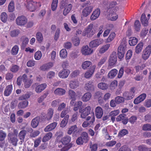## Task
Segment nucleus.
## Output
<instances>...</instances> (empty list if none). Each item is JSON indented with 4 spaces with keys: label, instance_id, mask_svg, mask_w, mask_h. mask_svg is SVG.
<instances>
[{
    "label": "nucleus",
    "instance_id": "f3484780",
    "mask_svg": "<svg viewBox=\"0 0 151 151\" xmlns=\"http://www.w3.org/2000/svg\"><path fill=\"white\" fill-rule=\"evenodd\" d=\"M146 96L145 93H142L136 98L134 100V103L137 104L142 101L145 99Z\"/></svg>",
    "mask_w": 151,
    "mask_h": 151
},
{
    "label": "nucleus",
    "instance_id": "a878e982",
    "mask_svg": "<svg viewBox=\"0 0 151 151\" xmlns=\"http://www.w3.org/2000/svg\"><path fill=\"white\" fill-rule=\"evenodd\" d=\"M65 90L62 88H58L54 91V93L56 95L62 96L64 95L65 93Z\"/></svg>",
    "mask_w": 151,
    "mask_h": 151
},
{
    "label": "nucleus",
    "instance_id": "6e6552de",
    "mask_svg": "<svg viewBox=\"0 0 151 151\" xmlns=\"http://www.w3.org/2000/svg\"><path fill=\"white\" fill-rule=\"evenodd\" d=\"M151 54V45L147 46L143 50L142 55V58L144 60L147 59Z\"/></svg>",
    "mask_w": 151,
    "mask_h": 151
},
{
    "label": "nucleus",
    "instance_id": "58836bf2",
    "mask_svg": "<svg viewBox=\"0 0 151 151\" xmlns=\"http://www.w3.org/2000/svg\"><path fill=\"white\" fill-rule=\"evenodd\" d=\"M28 105V101L27 100L22 101L19 103L18 107L19 109H23L26 107Z\"/></svg>",
    "mask_w": 151,
    "mask_h": 151
},
{
    "label": "nucleus",
    "instance_id": "5fc2aeb1",
    "mask_svg": "<svg viewBox=\"0 0 151 151\" xmlns=\"http://www.w3.org/2000/svg\"><path fill=\"white\" fill-rule=\"evenodd\" d=\"M128 134V130L126 129H123L119 131L118 134V136L121 137Z\"/></svg>",
    "mask_w": 151,
    "mask_h": 151
},
{
    "label": "nucleus",
    "instance_id": "e2e57ef3",
    "mask_svg": "<svg viewBox=\"0 0 151 151\" xmlns=\"http://www.w3.org/2000/svg\"><path fill=\"white\" fill-rule=\"evenodd\" d=\"M115 101L116 104H119L121 103L124 102V99L123 96H118L115 98Z\"/></svg>",
    "mask_w": 151,
    "mask_h": 151
},
{
    "label": "nucleus",
    "instance_id": "0eeeda50",
    "mask_svg": "<svg viewBox=\"0 0 151 151\" xmlns=\"http://www.w3.org/2000/svg\"><path fill=\"white\" fill-rule=\"evenodd\" d=\"M16 22L17 25L20 26H24L27 23V19L24 16L22 15L17 18Z\"/></svg>",
    "mask_w": 151,
    "mask_h": 151
},
{
    "label": "nucleus",
    "instance_id": "4c0bfd02",
    "mask_svg": "<svg viewBox=\"0 0 151 151\" xmlns=\"http://www.w3.org/2000/svg\"><path fill=\"white\" fill-rule=\"evenodd\" d=\"M52 133L51 132H49L46 134L42 138V141L45 142L48 141L52 137Z\"/></svg>",
    "mask_w": 151,
    "mask_h": 151
},
{
    "label": "nucleus",
    "instance_id": "ddd939ff",
    "mask_svg": "<svg viewBox=\"0 0 151 151\" xmlns=\"http://www.w3.org/2000/svg\"><path fill=\"white\" fill-rule=\"evenodd\" d=\"M103 111L102 108L100 106L97 107L95 110V114L96 117L98 119H100L102 117Z\"/></svg>",
    "mask_w": 151,
    "mask_h": 151
},
{
    "label": "nucleus",
    "instance_id": "c03bdc74",
    "mask_svg": "<svg viewBox=\"0 0 151 151\" xmlns=\"http://www.w3.org/2000/svg\"><path fill=\"white\" fill-rule=\"evenodd\" d=\"M108 87V85L104 83H100L98 85V87L99 88L103 90L107 89Z\"/></svg>",
    "mask_w": 151,
    "mask_h": 151
},
{
    "label": "nucleus",
    "instance_id": "69168bd1",
    "mask_svg": "<svg viewBox=\"0 0 151 151\" xmlns=\"http://www.w3.org/2000/svg\"><path fill=\"white\" fill-rule=\"evenodd\" d=\"M58 0H53L51 4V8L52 11H55L57 6Z\"/></svg>",
    "mask_w": 151,
    "mask_h": 151
},
{
    "label": "nucleus",
    "instance_id": "dca6fc26",
    "mask_svg": "<svg viewBox=\"0 0 151 151\" xmlns=\"http://www.w3.org/2000/svg\"><path fill=\"white\" fill-rule=\"evenodd\" d=\"M27 134L26 131L25 130H21L19 133L18 134V137L20 140L19 142V144L22 145L24 141L25 137Z\"/></svg>",
    "mask_w": 151,
    "mask_h": 151
},
{
    "label": "nucleus",
    "instance_id": "f03ea898",
    "mask_svg": "<svg viewBox=\"0 0 151 151\" xmlns=\"http://www.w3.org/2000/svg\"><path fill=\"white\" fill-rule=\"evenodd\" d=\"M117 61V55L116 52H113L110 55L109 60V65L107 69L111 68V66H113L115 65Z\"/></svg>",
    "mask_w": 151,
    "mask_h": 151
},
{
    "label": "nucleus",
    "instance_id": "c9c22d12",
    "mask_svg": "<svg viewBox=\"0 0 151 151\" xmlns=\"http://www.w3.org/2000/svg\"><path fill=\"white\" fill-rule=\"evenodd\" d=\"M143 45V43L140 42L137 45L135 48V52L137 54H139L141 52Z\"/></svg>",
    "mask_w": 151,
    "mask_h": 151
},
{
    "label": "nucleus",
    "instance_id": "cd10ccee",
    "mask_svg": "<svg viewBox=\"0 0 151 151\" xmlns=\"http://www.w3.org/2000/svg\"><path fill=\"white\" fill-rule=\"evenodd\" d=\"M47 85L46 83H43L37 86L35 88V91L37 93H40L46 87Z\"/></svg>",
    "mask_w": 151,
    "mask_h": 151
},
{
    "label": "nucleus",
    "instance_id": "9b49d317",
    "mask_svg": "<svg viewBox=\"0 0 151 151\" xmlns=\"http://www.w3.org/2000/svg\"><path fill=\"white\" fill-rule=\"evenodd\" d=\"M103 42V40L102 39H98L92 41L89 43V46L91 48H94L98 47Z\"/></svg>",
    "mask_w": 151,
    "mask_h": 151
},
{
    "label": "nucleus",
    "instance_id": "7ed1b4c3",
    "mask_svg": "<svg viewBox=\"0 0 151 151\" xmlns=\"http://www.w3.org/2000/svg\"><path fill=\"white\" fill-rule=\"evenodd\" d=\"M135 92L134 88L132 87L129 91H125L122 94L123 98L124 100H131L134 97Z\"/></svg>",
    "mask_w": 151,
    "mask_h": 151
},
{
    "label": "nucleus",
    "instance_id": "20e7f679",
    "mask_svg": "<svg viewBox=\"0 0 151 151\" xmlns=\"http://www.w3.org/2000/svg\"><path fill=\"white\" fill-rule=\"evenodd\" d=\"M85 31L87 36L91 37H92L96 33V29L93 25L91 24L86 28Z\"/></svg>",
    "mask_w": 151,
    "mask_h": 151
},
{
    "label": "nucleus",
    "instance_id": "a19ab883",
    "mask_svg": "<svg viewBox=\"0 0 151 151\" xmlns=\"http://www.w3.org/2000/svg\"><path fill=\"white\" fill-rule=\"evenodd\" d=\"M39 122V119L38 118H35L33 119L31 123L32 127L33 128L36 127L38 126Z\"/></svg>",
    "mask_w": 151,
    "mask_h": 151
},
{
    "label": "nucleus",
    "instance_id": "aec40b11",
    "mask_svg": "<svg viewBox=\"0 0 151 151\" xmlns=\"http://www.w3.org/2000/svg\"><path fill=\"white\" fill-rule=\"evenodd\" d=\"M91 62L89 61H86L84 62L82 64V68L84 70L90 69L93 67Z\"/></svg>",
    "mask_w": 151,
    "mask_h": 151
},
{
    "label": "nucleus",
    "instance_id": "473e14b6",
    "mask_svg": "<svg viewBox=\"0 0 151 151\" xmlns=\"http://www.w3.org/2000/svg\"><path fill=\"white\" fill-rule=\"evenodd\" d=\"M69 117V116L68 114L66 115L60 124V127H64L66 126L68 122Z\"/></svg>",
    "mask_w": 151,
    "mask_h": 151
},
{
    "label": "nucleus",
    "instance_id": "c85d7f7f",
    "mask_svg": "<svg viewBox=\"0 0 151 151\" xmlns=\"http://www.w3.org/2000/svg\"><path fill=\"white\" fill-rule=\"evenodd\" d=\"M53 113V109L52 108L49 109L47 110L46 116L45 119L47 120H50L52 116Z\"/></svg>",
    "mask_w": 151,
    "mask_h": 151
},
{
    "label": "nucleus",
    "instance_id": "37998d69",
    "mask_svg": "<svg viewBox=\"0 0 151 151\" xmlns=\"http://www.w3.org/2000/svg\"><path fill=\"white\" fill-rule=\"evenodd\" d=\"M138 42L137 38L134 37L129 38V43L130 46H134Z\"/></svg>",
    "mask_w": 151,
    "mask_h": 151
},
{
    "label": "nucleus",
    "instance_id": "774afa93",
    "mask_svg": "<svg viewBox=\"0 0 151 151\" xmlns=\"http://www.w3.org/2000/svg\"><path fill=\"white\" fill-rule=\"evenodd\" d=\"M138 149L139 151H148V149L144 145L139 146Z\"/></svg>",
    "mask_w": 151,
    "mask_h": 151
},
{
    "label": "nucleus",
    "instance_id": "e433bc0d",
    "mask_svg": "<svg viewBox=\"0 0 151 151\" xmlns=\"http://www.w3.org/2000/svg\"><path fill=\"white\" fill-rule=\"evenodd\" d=\"M82 105V102L81 101H78L76 103L73 108V110L76 111L79 109H82L81 106Z\"/></svg>",
    "mask_w": 151,
    "mask_h": 151
},
{
    "label": "nucleus",
    "instance_id": "39448f33",
    "mask_svg": "<svg viewBox=\"0 0 151 151\" xmlns=\"http://www.w3.org/2000/svg\"><path fill=\"white\" fill-rule=\"evenodd\" d=\"M39 3L33 1L32 0H30L27 1L26 7L27 9L31 12L34 11L36 9V7L38 6Z\"/></svg>",
    "mask_w": 151,
    "mask_h": 151
},
{
    "label": "nucleus",
    "instance_id": "de8ad7c7",
    "mask_svg": "<svg viewBox=\"0 0 151 151\" xmlns=\"http://www.w3.org/2000/svg\"><path fill=\"white\" fill-rule=\"evenodd\" d=\"M78 114V112H76L73 114L72 116L71 120H70L68 122L69 124H71L72 122H74L77 120Z\"/></svg>",
    "mask_w": 151,
    "mask_h": 151
},
{
    "label": "nucleus",
    "instance_id": "a211bd4d",
    "mask_svg": "<svg viewBox=\"0 0 151 151\" xmlns=\"http://www.w3.org/2000/svg\"><path fill=\"white\" fill-rule=\"evenodd\" d=\"M100 13V10L99 9H97L94 10L91 15L90 19L91 20H94L97 18Z\"/></svg>",
    "mask_w": 151,
    "mask_h": 151
},
{
    "label": "nucleus",
    "instance_id": "4be33fe9",
    "mask_svg": "<svg viewBox=\"0 0 151 151\" xmlns=\"http://www.w3.org/2000/svg\"><path fill=\"white\" fill-rule=\"evenodd\" d=\"M57 123L56 122H53L48 125L47 126L45 129V132L50 131L54 129L56 127Z\"/></svg>",
    "mask_w": 151,
    "mask_h": 151
},
{
    "label": "nucleus",
    "instance_id": "2f4dec72",
    "mask_svg": "<svg viewBox=\"0 0 151 151\" xmlns=\"http://www.w3.org/2000/svg\"><path fill=\"white\" fill-rule=\"evenodd\" d=\"M79 131V130H78L76 125H74L69 128L67 133L69 134H71L73 132H74L75 133H77Z\"/></svg>",
    "mask_w": 151,
    "mask_h": 151
},
{
    "label": "nucleus",
    "instance_id": "2eb2a0df",
    "mask_svg": "<svg viewBox=\"0 0 151 151\" xmlns=\"http://www.w3.org/2000/svg\"><path fill=\"white\" fill-rule=\"evenodd\" d=\"M20 40L22 42L21 48L22 50H24L28 44L29 39L28 37L25 36H23L21 37Z\"/></svg>",
    "mask_w": 151,
    "mask_h": 151
},
{
    "label": "nucleus",
    "instance_id": "603ef678",
    "mask_svg": "<svg viewBox=\"0 0 151 151\" xmlns=\"http://www.w3.org/2000/svg\"><path fill=\"white\" fill-rule=\"evenodd\" d=\"M116 36V34L114 32H111L106 40L107 42H109L112 41Z\"/></svg>",
    "mask_w": 151,
    "mask_h": 151
},
{
    "label": "nucleus",
    "instance_id": "423d86ee",
    "mask_svg": "<svg viewBox=\"0 0 151 151\" xmlns=\"http://www.w3.org/2000/svg\"><path fill=\"white\" fill-rule=\"evenodd\" d=\"M91 111V107L90 106H88L84 109H80L79 112L81 114V117L84 119L90 114Z\"/></svg>",
    "mask_w": 151,
    "mask_h": 151
},
{
    "label": "nucleus",
    "instance_id": "f8f14e48",
    "mask_svg": "<svg viewBox=\"0 0 151 151\" xmlns=\"http://www.w3.org/2000/svg\"><path fill=\"white\" fill-rule=\"evenodd\" d=\"M70 73V71L69 70L64 69L59 72L58 76L61 78H65L68 77Z\"/></svg>",
    "mask_w": 151,
    "mask_h": 151
},
{
    "label": "nucleus",
    "instance_id": "bb28decb",
    "mask_svg": "<svg viewBox=\"0 0 151 151\" xmlns=\"http://www.w3.org/2000/svg\"><path fill=\"white\" fill-rule=\"evenodd\" d=\"M91 97V93L88 92L84 94L81 98V99L83 101L86 102L90 99Z\"/></svg>",
    "mask_w": 151,
    "mask_h": 151
},
{
    "label": "nucleus",
    "instance_id": "864d4df0",
    "mask_svg": "<svg viewBox=\"0 0 151 151\" xmlns=\"http://www.w3.org/2000/svg\"><path fill=\"white\" fill-rule=\"evenodd\" d=\"M141 25L139 20H137L135 22L134 24V29L137 31H139L140 30Z\"/></svg>",
    "mask_w": 151,
    "mask_h": 151
},
{
    "label": "nucleus",
    "instance_id": "6ab92c4d",
    "mask_svg": "<svg viewBox=\"0 0 151 151\" xmlns=\"http://www.w3.org/2000/svg\"><path fill=\"white\" fill-rule=\"evenodd\" d=\"M96 68V66L93 65V67L90 68L87 72L85 73V76L87 78H90Z\"/></svg>",
    "mask_w": 151,
    "mask_h": 151
},
{
    "label": "nucleus",
    "instance_id": "412c9836",
    "mask_svg": "<svg viewBox=\"0 0 151 151\" xmlns=\"http://www.w3.org/2000/svg\"><path fill=\"white\" fill-rule=\"evenodd\" d=\"M114 9H110L108 12L109 14L111 20L114 21L116 20L118 18L117 15L115 13L114 11H113Z\"/></svg>",
    "mask_w": 151,
    "mask_h": 151
},
{
    "label": "nucleus",
    "instance_id": "4468645a",
    "mask_svg": "<svg viewBox=\"0 0 151 151\" xmlns=\"http://www.w3.org/2000/svg\"><path fill=\"white\" fill-rule=\"evenodd\" d=\"M92 81H89L86 83L84 86L85 89L88 92H91L94 90V87Z\"/></svg>",
    "mask_w": 151,
    "mask_h": 151
},
{
    "label": "nucleus",
    "instance_id": "338daca9",
    "mask_svg": "<svg viewBox=\"0 0 151 151\" xmlns=\"http://www.w3.org/2000/svg\"><path fill=\"white\" fill-rule=\"evenodd\" d=\"M142 129L145 131H151V124H144L142 127Z\"/></svg>",
    "mask_w": 151,
    "mask_h": 151
},
{
    "label": "nucleus",
    "instance_id": "a18cd8bd",
    "mask_svg": "<svg viewBox=\"0 0 151 151\" xmlns=\"http://www.w3.org/2000/svg\"><path fill=\"white\" fill-rule=\"evenodd\" d=\"M73 43L75 46H78L80 43V40L79 38L76 36L73 37L72 39Z\"/></svg>",
    "mask_w": 151,
    "mask_h": 151
},
{
    "label": "nucleus",
    "instance_id": "79ce46f5",
    "mask_svg": "<svg viewBox=\"0 0 151 151\" xmlns=\"http://www.w3.org/2000/svg\"><path fill=\"white\" fill-rule=\"evenodd\" d=\"M81 139L84 141V142H86L88 140L89 138L88 133L86 132H83L81 135Z\"/></svg>",
    "mask_w": 151,
    "mask_h": 151
},
{
    "label": "nucleus",
    "instance_id": "3c124183",
    "mask_svg": "<svg viewBox=\"0 0 151 151\" xmlns=\"http://www.w3.org/2000/svg\"><path fill=\"white\" fill-rule=\"evenodd\" d=\"M19 47L17 45H15L12 48L11 50V54L13 55H16L18 53L19 50Z\"/></svg>",
    "mask_w": 151,
    "mask_h": 151
},
{
    "label": "nucleus",
    "instance_id": "09e8293b",
    "mask_svg": "<svg viewBox=\"0 0 151 151\" xmlns=\"http://www.w3.org/2000/svg\"><path fill=\"white\" fill-rule=\"evenodd\" d=\"M30 95L29 92H27L25 94H23L20 96L19 98V100H26L29 98Z\"/></svg>",
    "mask_w": 151,
    "mask_h": 151
},
{
    "label": "nucleus",
    "instance_id": "9d476101",
    "mask_svg": "<svg viewBox=\"0 0 151 151\" xmlns=\"http://www.w3.org/2000/svg\"><path fill=\"white\" fill-rule=\"evenodd\" d=\"M93 52V49L90 48L88 45L83 46L81 49L82 54L85 56L91 55Z\"/></svg>",
    "mask_w": 151,
    "mask_h": 151
},
{
    "label": "nucleus",
    "instance_id": "b1692460",
    "mask_svg": "<svg viewBox=\"0 0 151 151\" xmlns=\"http://www.w3.org/2000/svg\"><path fill=\"white\" fill-rule=\"evenodd\" d=\"M141 22L144 26H147L148 24V20L146 18L145 14L143 13L141 15Z\"/></svg>",
    "mask_w": 151,
    "mask_h": 151
},
{
    "label": "nucleus",
    "instance_id": "ea45409f",
    "mask_svg": "<svg viewBox=\"0 0 151 151\" xmlns=\"http://www.w3.org/2000/svg\"><path fill=\"white\" fill-rule=\"evenodd\" d=\"M110 44H108L103 45L100 48L99 52L101 54L105 52L108 50L110 47Z\"/></svg>",
    "mask_w": 151,
    "mask_h": 151
},
{
    "label": "nucleus",
    "instance_id": "5701e85b",
    "mask_svg": "<svg viewBox=\"0 0 151 151\" xmlns=\"http://www.w3.org/2000/svg\"><path fill=\"white\" fill-rule=\"evenodd\" d=\"M12 89V85H9L6 87L4 94L5 96H8L11 93Z\"/></svg>",
    "mask_w": 151,
    "mask_h": 151
},
{
    "label": "nucleus",
    "instance_id": "72a5a7b5",
    "mask_svg": "<svg viewBox=\"0 0 151 151\" xmlns=\"http://www.w3.org/2000/svg\"><path fill=\"white\" fill-rule=\"evenodd\" d=\"M71 137L69 136H66L61 140V142L63 145H66L68 144L70 142Z\"/></svg>",
    "mask_w": 151,
    "mask_h": 151
},
{
    "label": "nucleus",
    "instance_id": "8fccbe9b",
    "mask_svg": "<svg viewBox=\"0 0 151 151\" xmlns=\"http://www.w3.org/2000/svg\"><path fill=\"white\" fill-rule=\"evenodd\" d=\"M49 94L48 91L46 92L42 95L41 96L37 99V101L39 103H40L42 102L44 99Z\"/></svg>",
    "mask_w": 151,
    "mask_h": 151
},
{
    "label": "nucleus",
    "instance_id": "49530a36",
    "mask_svg": "<svg viewBox=\"0 0 151 151\" xmlns=\"http://www.w3.org/2000/svg\"><path fill=\"white\" fill-rule=\"evenodd\" d=\"M36 38L38 42H42L43 40V37L42 33L40 32H37L36 35Z\"/></svg>",
    "mask_w": 151,
    "mask_h": 151
},
{
    "label": "nucleus",
    "instance_id": "7c9ffc66",
    "mask_svg": "<svg viewBox=\"0 0 151 151\" xmlns=\"http://www.w3.org/2000/svg\"><path fill=\"white\" fill-rule=\"evenodd\" d=\"M118 73L117 70L115 69L111 70L108 73V77L110 78H112L116 76Z\"/></svg>",
    "mask_w": 151,
    "mask_h": 151
},
{
    "label": "nucleus",
    "instance_id": "680f3d73",
    "mask_svg": "<svg viewBox=\"0 0 151 151\" xmlns=\"http://www.w3.org/2000/svg\"><path fill=\"white\" fill-rule=\"evenodd\" d=\"M6 136V133L2 130H0V140L4 141Z\"/></svg>",
    "mask_w": 151,
    "mask_h": 151
},
{
    "label": "nucleus",
    "instance_id": "4d7b16f0",
    "mask_svg": "<svg viewBox=\"0 0 151 151\" xmlns=\"http://www.w3.org/2000/svg\"><path fill=\"white\" fill-rule=\"evenodd\" d=\"M126 47L123 45H120L118 48V53H125Z\"/></svg>",
    "mask_w": 151,
    "mask_h": 151
},
{
    "label": "nucleus",
    "instance_id": "393cba45",
    "mask_svg": "<svg viewBox=\"0 0 151 151\" xmlns=\"http://www.w3.org/2000/svg\"><path fill=\"white\" fill-rule=\"evenodd\" d=\"M53 66V63L49 62L46 64H44L40 67V69L43 71L48 70L50 68L52 67Z\"/></svg>",
    "mask_w": 151,
    "mask_h": 151
},
{
    "label": "nucleus",
    "instance_id": "f257e3e1",
    "mask_svg": "<svg viewBox=\"0 0 151 151\" xmlns=\"http://www.w3.org/2000/svg\"><path fill=\"white\" fill-rule=\"evenodd\" d=\"M83 6L85 8L82 10V15L84 17H87L92 12L93 8V6L89 1H87L83 4Z\"/></svg>",
    "mask_w": 151,
    "mask_h": 151
},
{
    "label": "nucleus",
    "instance_id": "c756f323",
    "mask_svg": "<svg viewBox=\"0 0 151 151\" xmlns=\"http://www.w3.org/2000/svg\"><path fill=\"white\" fill-rule=\"evenodd\" d=\"M79 82L77 80H72L70 82V86L72 89H75L78 86Z\"/></svg>",
    "mask_w": 151,
    "mask_h": 151
},
{
    "label": "nucleus",
    "instance_id": "1a4fd4ad",
    "mask_svg": "<svg viewBox=\"0 0 151 151\" xmlns=\"http://www.w3.org/2000/svg\"><path fill=\"white\" fill-rule=\"evenodd\" d=\"M7 138L9 143L12 144L13 145L15 146H17V142L18 140L17 137L14 136L12 133L10 132L8 134Z\"/></svg>",
    "mask_w": 151,
    "mask_h": 151
},
{
    "label": "nucleus",
    "instance_id": "13d9d810",
    "mask_svg": "<svg viewBox=\"0 0 151 151\" xmlns=\"http://www.w3.org/2000/svg\"><path fill=\"white\" fill-rule=\"evenodd\" d=\"M14 3L13 1H11L8 6V10L9 12H12L14 9Z\"/></svg>",
    "mask_w": 151,
    "mask_h": 151
},
{
    "label": "nucleus",
    "instance_id": "6e6d98bb",
    "mask_svg": "<svg viewBox=\"0 0 151 151\" xmlns=\"http://www.w3.org/2000/svg\"><path fill=\"white\" fill-rule=\"evenodd\" d=\"M68 95L71 99H76V95L75 92L72 90H70L68 91Z\"/></svg>",
    "mask_w": 151,
    "mask_h": 151
},
{
    "label": "nucleus",
    "instance_id": "052dcab7",
    "mask_svg": "<svg viewBox=\"0 0 151 151\" xmlns=\"http://www.w3.org/2000/svg\"><path fill=\"white\" fill-rule=\"evenodd\" d=\"M60 29L59 28H58L56 30L55 33V35L54 36V40L55 41H56L58 40L60 35Z\"/></svg>",
    "mask_w": 151,
    "mask_h": 151
},
{
    "label": "nucleus",
    "instance_id": "0e129e2a",
    "mask_svg": "<svg viewBox=\"0 0 151 151\" xmlns=\"http://www.w3.org/2000/svg\"><path fill=\"white\" fill-rule=\"evenodd\" d=\"M20 33V31L18 29L14 30L11 32L10 35L12 37H16Z\"/></svg>",
    "mask_w": 151,
    "mask_h": 151
},
{
    "label": "nucleus",
    "instance_id": "bf43d9fd",
    "mask_svg": "<svg viewBox=\"0 0 151 151\" xmlns=\"http://www.w3.org/2000/svg\"><path fill=\"white\" fill-rule=\"evenodd\" d=\"M67 51L65 49L61 50L60 52V57L62 58H65L67 56Z\"/></svg>",
    "mask_w": 151,
    "mask_h": 151
},
{
    "label": "nucleus",
    "instance_id": "f704fd0d",
    "mask_svg": "<svg viewBox=\"0 0 151 151\" xmlns=\"http://www.w3.org/2000/svg\"><path fill=\"white\" fill-rule=\"evenodd\" d=\"M0 17L1 20L4 23L6 22L8 18V17L7 14L5 12H3L1 13Z\"/></svg>",
    "mask_w": 151,
    "mask_h": 151
}]
</instances>
